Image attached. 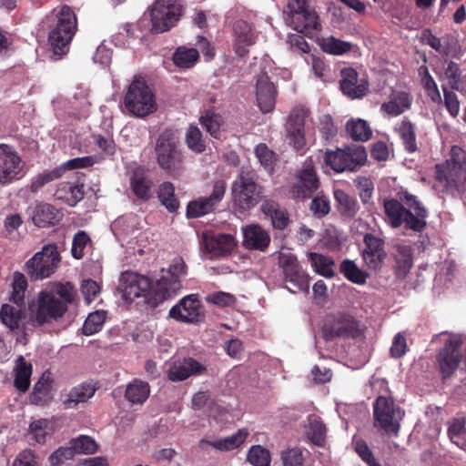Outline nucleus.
<instances>
[{
    "instance_id": "obj_1",
    "label": "nucleus",
    "mask_w": 466,
    "mask_h": 466,
    "mask_svg": "<svg viewBox=\"0 0 466 466\" xmlns=\"http://www.w3.org/2000/svg\"><path fill=\"white\" fill-rule=\"evenodd\" d=\"M187 266L182 258H175L155 282L134 271H125L119 279V290L126 300L143 298L153 307L177 294L181 281L186 277Z\"/></svg>"
},
{
    "instance_id": "obj_2",
    "label": "nucleus",
    "mask_w": 466,
    "mask_h": 466,
    "mask_svg": "<svg viewBox=\"0 0 466 466\" xmlns=\"http://www.w3.org/2000/svg\"><path fill=\"white\" fill-rule=\"evenodd\" d=\"M399 199L383 202L385 220L393 228L404 225L406 229L421 232L426 227L428 211L417 197L406 190L397 194Z\"/></svg>"
},
{
    "instance_id": "obj_3",
    "label": "nucleus",
    "mask_w": 466,
    "mask_h": 466,
    "mask_svg": "<svg viewBox=\"0 0 466 466\" xmlns=\"http://www.w3.org/2000/svg\"><path fill=\"white\" fill-rule=\"evenodd\" d=\"M74 287L69 283L55 282L41 290L34 310V320L43 325L61 318L67 310V305L74 300Z\"/></svg>"
},
{
    "instance_id": "obj_4",
    "label": "nucleus",
    "mask_w": 466,
    "mask_h": 466,
    "mask_svg": "<svg viewBox=\"0 0 466 466\" xmlns=\"http://www.w3.org/2000/svg\"><path fill=\"white\" fill-rule=\"evenodd\" d=\"M435 180L442 191L455 195L466 188V151L458 146L451 148L449 157L435 166Z\"/></svg>"
},
{
    "instance_id": "obj_5",
    "label": "nucleus",
    "mask_w": 466,
    "mask_h": 466,
    "mask_svg": "<svg viewBox=\"0 0 466 466\" xmlns=\"http://www.w3.org/2000/svg\"><path fill=\"white\" fill-rule=\"evenodd\" d=\"M50 20L56 21V25L49 33L48 44L55 55H65L76 31V14L69 6L64 5L46 16V21Z\"/></svg>"
},
{
    "instance_id": "obj_6",
    "label": "nucleus",
    "mask_w": 466,
    "mask_h": 466,
    "mask_svg": "<svg viewBox=\"0 0 466 466\" xmlns=\"http://www.w3.org/2000/svg\"><path fill=\"white\" fill-rule=\"evenodd\" d=\"M124 104L127 110L137 117H145L157 109L152 89L140 76H136L128 86Z\"/></svg>"
},
{
    "instance_id": "obj_7",
    "label": "nucleus",
    "mask_w": 466,
    "mask_h": 466,
    "mask_svg": "<svg viewBox=\"0 0 466 466\" xmlns=\"http://www.w3.org/2000/svg\"><path fill=\"white\" fill-rule=\"evenodd\" d=\"M155 149L157 164L162 169L172 177H178L183 173V155L178 149L177 138L172 132H163L157 140Z\"/></svg>"
},
{
    "instance_id": "obj_8",
    "label": "nucleus",
    "mask_w": 466,
    "mask_h": 466,
    "mask_svg": "<svg viewBox=\"0 0 466 466\" xmlns=\"http://www.w3.org/2000/svg\"><path fill=\"white\" fill-rule=\"evenodd\" d=\"M285 21L297 32L306 35L320 28L319 15L309 0H289Z\"/></svg>"
},
{
    "instance_id": "obj_9",
    "label": "nucleus",
    "mask_w": 466,
    "mask_h": 466,
    "mask_svg": "<svg viewBox=\"0 0 466 466\" xmlns=\"http://www.w3.org/2000/svg\"><path fill=\"white\" fill-rule=\"evenodd\" d=\"M367 160V152L362 146H351L346 148L329 150L325 153L324 161L334 171H354L363 166Z\"/></svg>"
},
{
    "instance_id": "obj_10",
    "label": "nucleus",
    "mask_w": 466,
    "mask_h": 466,
    "mask_svg": "<svg viewBox=\"0 0 466 466\" xmlns=\"http://www.w3.org/2000/svg\"><path fill=\"white\" fill-rule=\"evenodd\" d=\"M321 333L327 340L355 338L360 335L359 322L346 312L330 313L324 318Z\"/></svg>"
},
{
    "instance_id": "obj_11",
    "label": "nucleus",
    "mask_w": 466,
    "mask_h": 466,
    "mask_svg": "<svg viewBox=\"0 0 466 466\" xmlns=\"http://www.w3.org/2000/svg\"><path fill=\"white\" fill-rule=\"evenodd\" d=\"M151 31L164 33L172 28L182 15V5L175 0H157L149 10Z\"/></svg>"
},
{
    "instance_id": "obj_12",
    "label": "nucleus",
    "mask_w": 466,
    "mask_h": 466,
    "mask_svg": "<svg viewBox=\"0 0 466 466\" xmlns=\"http://www.w3.org/2000/svg\"><path fill=\"white\" fill-rule=\"evenodd\" d=\"M26 173L25 162L14 146L0 144V185H9Z\"/></svg>"
},
{
    "instance_id": "obj_13",
    "label": "nucleus",
    "mask_w": 466,
    "mask_h": 466,
    "mask_svg": "<svg viewBox=\"0 0 466 466\" xmlns=\"http://www.w3.org/2000/svg\"><path fill=\"white\" fill-rule=\"evenodd\" d=\"M60 262V255L55 245L44 246L26 264V271L32 279H43L54 274Z\"/></svg>"
},
{
    "instance_id": "obj_14",
    "label": "nucleus",
    "mask_w": 466,
    "mask_h": 466,
    "mask_svg": "<svg viewBox=\"0 0 466 466\" xmlns=\"http://www.w3.org/2000/svg\"><path fill=\"white\" fill-rule=\"evenodd\" d=\"M373 414L376 427L388 434L398 433L403 413L395 406L391 399L384 396L378 397L373 406Z\"/></svg>"
},
{
    "instance_id": "obj_15",
    "label": "nucleus",
    "mask_w": 466,
    "mask_h": 466,
    "mask_svg": "<svg viewBox=\"0 0 466 466\" xmlns=\"http://www.w3.org/2000/svg\"><path fill=\"white\" fill-rule=\"evenodd\" d=\"M461 339L457 335H445L443 347L439 351L437 361L443 377L451 376L458 368L461 359Z\"/></svg>"
},
{
    "instance_id": "obj_16",
    "label": "nucleus",
    "mask_w": 466,
    "mask_h": 466,
    "mask_svg": "<svg viewBox=\"0 0 466 466\" xmlns=\"http://www.w3.org/2000/svg\"><path fill=\"white\" fill-rule=\"evenodd\" d=\"M260 189L254 179L241 174L231 186V194L235 203L245 209H249L259 201Z\"/></svg>"
},
{
    "instance_id": "obj_17",
    "label": "nucleus",
    "mask_w": 466,
    "mask_h": 466,
    "mask_svg": "<svg viewBox=\"0 0 466 466\" xmlns=\"http://www.w3.org/2000/svg\"><path fill=\"white\" fill-rule=\"evenodd\" d=\"M226 182L222 179L213 183L212 192L208 197L199 198L188 203L187 215L188 218H198L215 210L223 199L226 192Z\"/></svg>"
},
{
    "instance_id": "obj_18",
    "label": "nucleus",
    "mask_w": 466,
    "mask_h": 466,
    "mask_svg": "<svg viewBox=\"0 0 466 466\" xmlns=\"http://www.w3.org/2000/svg\"><path fill=\"white\" fill-rule=\"evenodd\" d=\"M279 261L283 269L285 280L292 283L299 291L308 292L309 279L302 270L297 258L290 253H280Z\"/></svg>"
},
{
    "instance_id": "obj_19",
    "label": "nucleus",
    "mask_w": 466,
    "mask_h": 466,
    "mask_svg": "<svg viewBox=\"0 0 466 466\" xmlns=\"http://www.w3.org/2000/svg\"><path fill=\"white\" fill-rule=\"evenodd\" d=\"M206 368L192 358L170 360L166 363L165 373L170 381H182L204 372Z\"/></svg>"
},
{
    "instance_id": "obj_20",
    "label": "nucleus",
    "mask_w": 466,
    "mask_h": 466,
    "mask_svg": "<svg viewBox=\"0 0 466 466\" xmlns=\"http://www.w3.org/2000/svg\"><path fill=\"white\" fill-rule=\"evenodd\" d=\"M319 187V179L311 162H306L303 167L297 173L292 186L293 198H309Z\"/></svg>"
},
{
    "instance_id": "obj_21",
    "label": "nucleus",
    "mask_w": 466,
    "mask_h": 466,
    "mask_svg": "<svg viewBox=\"0 0 466 466\" xmlns=\"http://www.w3.org/2000/svg\"><path fill=\"white\" fill-rule=\"evenodd\" d=\"M169 316L178 321L196 323L202 319L200 304L196 295L184 297L169 310Z\"/></svg>"
},
{
    "instance_id": "obj_22",
    "label": "nucleus",
    "mask_w": 466,
    "mask_h": 466,
    "mask_svg": "<svg viewBox=\"0 0 466 466\" xmlns=\"http://www.w3.org/2000/svg\"><path fill=\"white\" fill-rule=\"evenodd\" d=\"M339 84L342 93L352 99L361 98L369 89L367 80L359 78L357 71L351 67L341 70Z\"/></svg>"
},
{
    "instance_id": "obj_23",
    "label": "nucleus",
    "mask_w": 466,
    "mask_h": 466,
    "mask_svg": "<svg viewBox=\"0 0 466 466\" xmlns=\"http://www.w3.org/2000/svg\"><path fill=\"white\" fill-rule=\"evenodd\" d=\"M306 111L302 108L293 109L287 121V137L289 143L297 150L305 146L304 125Z\"/></svg>"
},
{
    "instance_id": "obj_24",
    "label": "nucleus",
    "mask_w": 466,
    "mask_h": 466,
    "mask_svg": "<svg viewBox=\"0 0 466 466\" xmlns=\"http://www.w3.org/2000/svg\"><path fill=\"white\" fill-rule=\"evenodd\" d=\"M202 240L206 250L211 257H218L230 253L236 247V241L230 234H215L204 232Z\"/></svg>"
},
{
    "instance_id": "obj_25",
    "label": "nucleus",
    "mask_w": 466,
    "mask_h": 466,
    "mask_svg": "<svg viewBox=\"0 0 466 466\" xmlns=\"http://www.w3.org/2000/svg\"><path fill=\"white\" fill-rule=\"evenodd\" d=\"M277 91L266 74H261L256 81V100L263 113L271 112L276 104Z\"/></svg>"
},
{
    "instance_id": "obj_26",
    "label": "nucleus",
    "mask_w": 466,
    "mask_h": 466,
    "mask_svg": "<svg viewBox=\"0 0 466 466\" xmlns=\"http://www.w3.org/2000/svg\"><path fill=\"white\" fill-rule=\"evenodd\" d=\"M364 243L366 247L362 251V258L365 264L370 269L380 268L386 256L383 240L371 234H367L364 237Z\"/></svg>"
},
{
    "instance_id": "obj_27",
    "label": "nucleus",
    "mask_w": 466,
    "mask_h": 466,
    "mask_svg": "<svg viewBox=\"0 0 466 466\" xmlns=\"http://www.w3.org/2000/svg\"><path fill=\"white\" fill-rule=\"evenodd\" d=\"M412 95L404 90H393L388 101L381 104L380 111L388 116H398L410 109Z\"/></svg>"
},
{
    "instance_id": "obj_28",
    "label": "nucleus",
    "mask_w": 466,
    "mask_h": 466,
    "mask_svg": "<svg viewBox=\"0 0 466 466\" xmlns=\"http://www.w3.org/2000/svg\"><path fill=\"white\" fill-rule=\"evenodd\" d=\"M243 246L248 249L265 251L270 243L268 233L258 224L242 228Z\"/></svg>"
},
{
    "instance_id": "obj_29",
    "label": "nucleus",
    "mask_w": 466,
    "mask_h": 466,
    "mask_svg": "<svg viewBox=\"0 0 466 466\" xmlns=\"http://www.w3.org/2000/svg\"><path fill=\"white\" fill-rule=\"evenodd\" d=\"M235 51L238 56L248 53V47L255 43V35L251 26L245 21H237L234 25Z\"/></svg>"
},
{
    "instance_id": "obj_30",
    "label": "nucleus",
    "mask_w": 466,
    "mask_h": 466,
    "mask_svg": "<svg viewBox=\"0 0 466 466\" xmlns=\"http://www.w3.org/2000/svg\"><path fill=\"white\" fill-rule=\"evenodd\" d=\"M54 196L69 206H76L84 198V185L76 180L63 181L57 185Z\"/></svg>"
},
{
    "instance_id": "obj_31",
    "label": "nucleus",
    "mask_w": 466,
    "mask_h": 466,
    "mask_svg": "<svg viewBox=\"0 0 466 466\" xmlns=\"http://www.w3.org/2000/svg\"><path fill=\"white\" fill-rule=\"evenodd\" d=\"M392 257L395 262V269L400 277H405L413 264V249L410 244L398 243L394 245Z\"/></svg>"
},
{
    "instance_id": "obj_32",
    "label": "nucleus",
    "mask_w": 466,
    "mask_h": 466,
    "mask_svg": "<svg viewBox=\"0 0 466 466\" xmlns=\"http://www.w3.org/2000/svg\"><path fill=\"white\" fill-rule=\"evenodd\" d=\"M248 431L245 428L239 429L234 434L220 438L214 441H207L205 439L200 441V446L203 448L205 444L223 451L235 450L241 446L248 436Z\"/></svg>"
},
{
    "instance_id": "obj_33",
    "label": "nucleus",
    "mask_w": 466,
    "mask_h": 466,
    "mask_svg": "<svg viewBox=\"0 0 466 466\" xmlns=\"http://www.w3.org/2000/svg\"><path fill=\"white\" fill-rule=\"evenodd\" d=\"M260 208L262 213L270 218L275 228L284 229L288 226L289 218L287 210L278 202L270 199L265 200Z\"/></svg>"
},
{
    "instance_id": "obj_34",
    "label": "nucleus",
    "mask_w": 466,
    "mask_h": 466,
    "mask_svg": "<svg viewBox=\"0 0 466 466\" xmlns=\"http://www.w3.org/2000/svg\"><path fill=\"white\" fill-rule=\"evenodd\" d=\"M25 304L5 303L0 310V319L2 323L11 330L19 329L20 322L24 317Z\"/></svg>"
},
{
    "instance_id": "obj_35",
    "label": "nucleus",
    "mask_w": 466,
    "mask_h": 466,
    "mask_svg": "<svg viewBox=\"0 0 466 466\" xmlns=\"http://www.w3.org/2000/svg\"><path fill=\"white\" fill-rule=\"evenodd\" d=\"M441 85H446L452 90H461V70L456 62L445 60L442 65V71L439 74Z\"/></svg>"
},
{
    "instance_id": "obj_36",
    "label": "nucleus",
    "mask_w": 466,
    "mask_h": 466,
    "mask_svg": "<svg viewBox=\"0 0 466 466\" xmlns=\"http://www.w3.org/2000/svg\"><path fill=\"white\" fill-rule=\"evenodd\" d=\"M60 218L61 214L58 209L46 203L37 205L33 216L34 223L40 228L55 225Z\"/></svg>"
},
{
    "instance_id": "obj_37",
    "label": "nucleus",
    "mask_w": 466,
    "mask_h": 466,
    "mask_svg": "<svg viewBox=\"0 0 466 466\" xmlns=\"http://www.w3.org/2000/svg\"><path fill=\"white\" fill-rule=\"evenodd\" d=\"M32 370V364L25 361L23 356H19L16 359L14 368V383L19 391L25 392L29 389Z\"/></svg>"
},
{
    "instance_id": "obj_38",
    "label": "nucleus",
    "mask_w": 466,
    "mask_h": 466,
    "mask_svg": "<svg viewBox=\"0 0 466 466\" xmlns=\"http://www.w3.org/2000/svg\"><path fill=\"white\" fill-rule=\"evenodd\" d=\"M150 394V387L148 383L134 380L132 382L127 384L125 398L133 405L143 404Z\"/></svg>"
},
{
    "instance_id": "obj_39",
    "label": "nucleus",
    "mask_w": 466,
    "mask_h": 466,
    "mask_svg": "<svg viewBox=\"0 0 466 466\" xmlns=\"http://www.w3.org/2000/svg\"><path fill=\"white\" fill-rule=\"evenodd\" d=\"M395 131L407 151L415 152L417 150L415 127L408 118L400 121L395 127Z\"/></svg>"
},
{
    "instance_id": "obj_40",
    "label": "nucleus",
    "mask_w": 466,
    "mask_h": 466,
    "mask_svg": "<svg viewBox=\"0 0 466 466\" xmlns=\"http://www.w3.org/2000/svg\"><path fill=\"white\" fill-rule=\"evenodd\" d=\"M326 431V427L319 416L312 414L308 417L305 432L310 442L322 446L325 442Z\"/></svg>"
},
{
    "instance_id": "obj_41",
    "label": "nucleus",
    "mask_w": 466,
    "mask_h": 466,
    "mask_svg": "<svg viewBox=\"0 0 466 466\" xmlns=\"http://www.w3.org/2000/svg\"><path fill=\"white\" fill-rule=\"evenodd\" d=\"M337 208L341 215L347 218L354 217L359 210L358 201L352 196L341 189L334 190Z\"/></svg>"
},
{
    "instance_id": "obj_42",
    "label": "nucleus",
    "mask_w": 466,
    "mask_h": 466,
    "mask_svg": "<svg viewBox=\"0 0 466 466\" xmlns=\"http://www.w3.org/2000/svg\"><path fill=\"white\" fill-rule=\"evenodd\" d=\"M318 44L322 51L333 56H343L352 48L351 43L342 41L332 35L319 38Z\"/></svg>"
},
{
    "instance_id": "obj_43",
    "label": "nucleus",
    "mask_w": 466,
    "mask_h": 466,
    "mask_svg": "<svg viewBox=\"0 0 466 466\" xmlns=\"http://www.w3.org/2000/svg\"><path fill=\"white\" fill-rule=\"evenodd\" d=\"M96 391V388L91 383H82L74 387L67 395L65 404L67 408L85 402L89 400Z\"/></svg>"
},
{
    "instance_id": "obj_44",
    "label": "nucleus",
    "mask_w": 466,
    "mask_h": 466,
    "mask_svg": "<svg viewBox=\"0 0 466 466\" xmlns=\"http://www.w3.org/2000/svg\"><path fill=\"white\" fill-rule=\"evenodd\" d=\"M65 173V167L58 166L53 169H45L35 175L30 185L31 191L38 192L46 184L60 178Z\"/></svg>"
},
{
    "instance_id": "obj_45",
    "label": "nucleus",
    "mask_w": 466,
    "mask_h": 466,
    "mask_svg": "<svg viewBox=\"0 0 466 466\" xmlns=\"http://www.w3.org/2000/svg\"><path fill=\"white\" fill-rule=\"evenodd\" d=\"M346 130L355 141H368L372 131L369 124L363 119H350L347 122Z\"/></svg>"
},
{
    "instance_id": "obj_46",
    "label": "nucleus",
    "mask_w": 466,
    "mask_h": 466,
    "mask_svg": "<svg viewBox=\"0 0 466 466\" xmlns=\"http://www.w3.org/2000/svg\"><path fill=\"white\" fill-rule=\"evenodd\" d=\"M54 424L46 419H38L29 425V435L38 443H44L47 435L54 431Z\"/></svg>"
},
{
    "instance_id": "obj_47",
    "label": "nucleus",
    "mask_w": 466,
    "mask_h": 466,
    "mask_svg": "<svg viewBox=\"0 0 466 466\" xmlns=\"http://www.w3.org/2000/svg\"><path fill=\"white\" fill-rule=\"evenodd\" d=\"M309 258L311 262L315 271L326 278H331L334 275L333 266L334 261L331 258L324 255L311 252L309 254Z\"/></svg>"
},
{
    "instance_id": "obj_48",
    "label": "nucleus",
    "mask_w": 466,
    "mask_h": 466,
    "mask_svg": "<svg viewBox=\"0 0 466 466\" xmlns=\"http://www.w3.org/2000/svg\"><path fill=\"white\" fill-rule=\"evenodd\" d=\"M200 123L215 138H219L221 135V127L224 125L222 116L214 111H207L205 115L200 117Z\"/></svg>"
},
{
    "instance_id": "obj_49",
    "label": "nucleus",
    "mask_w": 466,
    "mask_h": 466,
    "mask_svg": "<svg viewBox=\"0 0 466 466\" xmlns=\"http://www.w3.org/2000/svg\"><path fill=\"white\" fill-rule=\"evenodd\" d=\"M199 56L196 48L178 47L173 55L174 64L181 68H189L193 66Z\"/></svg>"
},
{
    "instance_id": "obj_50",
    "label": "nucleus",
    "mask_w": 466,
    "mask_h": 466,
    "mask_svg": "<svg viewBox=\"0 0 466 466\" xmlns=\"http://www.w3.org/2000/svg\"><path fill=\"white\" fill-rule=\"evenodd\" d=\"M130 186L134 194L141 198L147 199L150 198V183L146 179L143 170L137 169L134 172Z\"/></svg>"
},
{
    "instance_id": "obj_51",
    "label": "nucleus",
    "mask_w": 466,
    "mask_h": 466,
    "mask_svg": "<svg viewBox=\"0 0 466 466\" xmlns=\"http://www.w3.org/2000/svg\"><path fill=\"white\" fill-rule=\"evenodd\" d=\"M158 198L161 203L170 212H176L179 208V203L175 197V187L170 182H164L159 186Z\"/></svg>"
},
{
    "instance_id": "obj_52",
    "label": "nucleus",
    "mask_w": 466,
    "mask_h": 466,
    "mask_svg": "<svg viewBox=\"0 0 466 466\" xmlns=\"http://www.w3.org/2000/svg\"><path fill=\"white\" fill-rule=\"evenodd\" d=\"M69 444L75 455L93 454L98 450V445L96 441L87 435H80L77 438L72 439Z\"/></svg>"
},
{
    "instance_id": "obj_53",
    "label": "nucleus",
    "mask_w": 466,
    "mask_h": 466,
    "mask_svg": "<svg viewBox=\"0 0 466 466\" xmlns=\"http://www.w3.org/2000/svg\"><path fill=\"white\" fill-rule=\"evenodd\" d=\"M106 320V312L104 310H96L90 313L84 322L82 330L84 335L91 336L101 330Z\"/></svg>"
},
{
    "instance_id": "obj_54",
    "label": "nucleus",
    "mask_w": 466,
    "mask_h": 466,
    "mask_svg": "<svg viewBox=\"0 0 466 466\" xmlns=\"http://www.w3.org/2000/svg\"><path fill=\"white\" fill-rule=\"evenodd\" d=\"M281 466H304L303 451L298 447L287 448L279 453Z\"/></svg>"
},
{
    "instance_id": "obj_55",
    "label": "nucleus",
    "mask_w": 466,
    "mask_h": 466,
    "mask_svg": "<svg viewBox=\"0 0 466 466\" xmlns=\"http://www.w3.org/2000/svg\"><path fill=\"white\" fill-rule=\"evenodd\" d=\"M27 288V280L25 277L19 272H15L13 278L12 293L9 300L14 303L25 304V292Z\"/></svg>"
},
{
    "instance_id": "obj_56",
    "label": "nucleus",
    "mask_w": 466,
    "mask_h": 466,
    "mask_svg": "<svg viewBox=\"0 0 466 466\" xmlns=\"http://www.w3.org/2000/svg\"><path fill=\"white\" fill-rule=\"evenodd\" d=\"M270 452L261 445L252 446L248 452V461L253 466H269Z\"/></svg>"
},
{
    "instance_id": "obj_57",
    "label": "nucleus",
    "mask_w": 466,
    "mask_h": 466,
    "mask_svg": "<svg viewBox=\"0 0 466 466\" xmlns=\"http://www.w3.org/2000/svg\"><path fill=\"white\" fill-rule=\"evenodd\" d=\"M186 143L189 149L197 154L206 150V144L202 138L199 128L196 126H190L186 133Z\"/></svg>"
},
{
    "instance_id": "obj_58",
    "label": "nucleus",
    "mask_w": 466,
    "mask_h": 466,
    "mask_svg": "<svg viewBox=\"0 0 466 466\" xmlns=\"http://www.w3.org/2000/svg\"><path fill=\"white\" fill-rule=\"evenodd\" d=\"M424 75L421 77L422 86L427 94V96L431 98V100L434 103L440 104L442 101L441 92L439 87L433 79V77L430 75L428 69L426 67L423 68Z\"/></svg>"
},
{
    "instance_id": "obj_59",
    "label": "nucleus",
    "mask_w": 466,
    "mask_h": 466,
    "mask_svg": "<svg viewBox=\"0 0 466 466\" xmlns=\"http://www.w3.org/2000/svg\"><path fill=\"white\" fill-rule=\"evenodd\" d=\"M341 271L344 276L350 281L357 284L365 283L368 275L360 270L353 261L345 260L341 264Z\"/></svg>"
},
{
    "instance_id": "obj_60",
    "label": "nucleus",
    "mask_w": 466,
    "mask_h": 466,
    "mask_svg": "<svg viewBox=\"0 0 466 466\" xmlns=\"http://www.w3.org/2000/svg\"><path fill=\"white\" fill-rule=\"evenodd\" d=\"M444 96V105L450 115L456 117L460 113V102L454 90L450 89L446 85H441Z\"/></svg>"
},
{
    "instance_id": "obj_61",
    "label": "nucleus",
    "mask_w": 466,
    "mask_h": 466,
    "mask_svg": "<svg viewBox=\"0 0 466 466\" xmlns=\"http://www.w3.org/2000/svg\"><path fill=\"white\" fill-rule=\"evenodd\" d=\"M255 154L265 169L268 171L273 169L276 157L274 152L268 149L265 144L258 145L255 149Z\"/></svg>"
},
{
    "instance_id": "obj_62",
    "label": "nucleus",
    "mask_w": 466,
    "mask_h": 466,
    "mask_svg": "<svg viewBox=\"0 0 466 466\" xmlns=\"http://www.w3.org/2000/svg\"><path fill=\"white\" fill-rule=\"evenodd\" d=\"M90 244L89 236L83 230L78 231L73 238L72 255L75 258L80 259L84 256V249Z\"/></svg>"
},
{
    "instance_id": "obj_63",
    "label": "nucleus",
    "mask_w": 466,
    "mask_h": 466,
    "mask_svg": "<svg viewBox=\"0 0 466 466\" xmlns=\"http://www.w3.org/2000/svg\"><path fill=\"white\" fill-rule=\"evenodd\" d=\"M355 451L361 460L369 466H381L378 459L375 458L372 451L364 441L359 440L354 442Z\"/></svg>"
},
{
    "instance_id": "obj_64",
    "label": "nucleus",
    "mask_w": 466,
    "mask_h": 466,
    "mask_svg": "<svg viewBox=\"0 0 466 466\" xmlns=\"http://www.w3.org/2000/svg\"><path fill=\"white\" fill-rule=\"evenodd\" d=\"M12 466H39V461L35 452L26 449L18 453Z\"/></svg>"
}]
</instances>
